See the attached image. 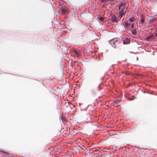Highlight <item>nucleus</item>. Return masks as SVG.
I'll return each mask as SVG.
<instances>
[{
	"instance_id": "nucleus-1",
	"label": "nucleus",
	"mask_w": 157,
	"mask_h": 157,
	"mask_svg": "<svg viewBox=\"0 0 157 157\" xmlns=\"http://www.w3.org/2000/svg\"><path fill=\"white\" fill-rule=\"evenodd\" d=\"M126 5V4L121 2L119 6V13H118V17L120 18L123 16L125 14V12L124 11L125 9V6Z\"/></svg>"
},
{
	"instance_id": "nucleus-2",
	"label": "nucleus",
	"mask_w": 157,
	"mask_h": 157,
	"mask_svg": "<svg viewBox=\"0 0 157 157\" xmlns=\"http://www.w3.org/2000/svg\"><path fill=\"white\" fill-rule=\"evenodd\" d=\"M110 44L114 48H119L121 45L119 40H116V39H113L110 40Z\"/></svg>"
},
{
	"instance_id": "nucleus-3",
	"label": "nucleus",
	"mask_w": 157,
	"mask_h": 157,
	"mask_svg": "<svg viewBox=\"0 0 157 157\" xmlns=\"http://www.w3.org/2000/svg\"><path fill=\"white\" fill-rule=\"evenodd\" d=\"M137 28L136 26L133 23L131 25V29H130L132 34L136 35L137 34Z\"/></svg>"
},
{
	"instance_id": "nucleus-4",
	"label": "nucleus",
	"mask_w": 157,
	"mask_h": 157,
	"mask_svg": "<svg viewBox=\"0 0 157 157\" xmlns=\"http://www.w3.org/2000/svg\"><path fill=\"white\" fill-rule=\"evenodd\" d=\"M60 11L61 12V14H65L67 12V8L64 6L62 7L60 9Z\"/></svg>"
},
{
	"instance_id": "nucleus-5",
	"label": "nucleus",
	"mask_w": 157,
	"mask_h": 157,
	"mask_svg": "<svg viewBox=\"0 0 157 157\" xmlns=\"http://www.w3.org/2000/svg\"><path fill=\"white\" fill-rule=\"evenodd\" d=\"M110 16L111 17V20L112 22H117L116 16L115 14L111 13L110 14Z\"/></svg>"
},
{
	"instance_id": "nucleus-6",
	"label": "nucleus",
	"mask_w": 157,
	"mask_h": 157,
	"mask_svg": "<svg viewBox=\"0 0 157 157\" xmlns=\"http://www.w3.org/2000/svg\"><path fill=\"white\" fill-rule=\"evenodd\" d=\"M145 16L143 15H140V20L139 21H140V23L141 24L144 23L145 22Z\"/></svg>"
},
{
	"instance_id": "nucleus-7",
	"label": "nucleus",
	"mask_w": 157,
	"mask_h": 157,
	"mask_svg": "<svg viewBox=\"0 0 157 157\" xmlns=\"http://www.w3.org/2000/svg\"><path fill=\"white\" fill-rule=\"evenodd\" d=\"M130 24L128 21H126L124 24V26L128 29V27L130 25Z\"/></svg>"
},
{
	"instance_id": "nucleus-8",
	"label": "nucleus",
	"mask_w": 157,
	"mask_h": 157,
	"mask_svg": "<svg viewBox=\"0 0 157 157\" xmlns=\"http://www.w3.org/2000/svg\"><path fill=\"white\" fill-rule=\"evenodd\" d=\"M154 36V35L153 34H151V35L148 36L146 38V39L148 40H151L153 39V38Z\"/></svg>"
},
{
	"instance_id": "nucleus-9",
	"label": "nucleus",
	"mask_w": 157,
	"mask_h": 157,
	"mask_svg": "<svg viewBox=\"0 0 157 157\" xmlns=\"http://www.w3.org/2000/svg\"><path fill=\"white\" fill-rule=\"evenodd\" d=\"M135 20V18L134 17H130L128 20V21L130 23L132 22Z\"/></svg>"
},
{
	"instance_id": "nucleus-10",
	"label": "nucleus",
	"mask_w": 157,
	"mask_h": 157,
	"mask_svg": "<svg viewBox=\"0 0 157 157\" xmlns=\"http://www.w3.org/2000/svg\"><path fill=\"white\" fill-rule=\"evenodd\" d=\"M114 0H101V2L104 3H107L108 1H113Z\"/></svg>"
},
{
	"instance_id": "nucleus-11",
	"label": "nucleus",
	"mask_w": 157,
	"mask_h": 157,
	"mask_svg": "<svg viewBox=\"0 0 157 157\" xmlns=\"http://www.w3.org/2000/svg\"><path fill=\"white\" fill-rule=\"evenodd\" d=\"M73 52L75 53L76 55L77 56H79V53L78 52L76 51L75 49L73 50Z\"/></svg>"
},
{
	"instance_id": "nucleus-12",
	"label": "nucleus",
	"mask_w": 157,
	"mask_h": 157,
	"mask_svg": "<svg viewBox=\"0 0 157 157\" xmlns=\"http://www.w3.org/2000/svg\"><path fill=\"white\" fill-rule=\"evenodd\" d=\"M61 118L63 121H64L65 120V118L63 117L62 115L61 116Z\"/></svg>"
},
{
	"instance_id": "nucleus-13",
	"label": "nucleus",
	"mask_w": 157,
	"mask_h": 157,
	"mask_svg": "<svg viewBox=\"0 0 157 157\" xmlns=\"http://www.w3.org/2000/svg\"><path fill=\"white\" fill-rule=\"evenodd\" d=\"M99 19L100 21H103L104 20L103 18L102 17H99Z\"/></svg>"
},
{
	"instance_id": "nucleus-14",
	"label": "nucleus",
	"mask_w": 157,
	"mask_h": 157,
	"mask_svg": "<svg viewBox=\"0 0 157 157\" xmlns=\"http://www.w3.org/2000/svg\"><path fill=\"white\" fill-rule=\"evenodd\" d=\"M135 98V97L134 96H132L131 97V100H134Z\"/></svg>"
},
{
	"instance_id": "nucleus-15",
	"label": "nucleus",
	"mask_w": 157,
	"mask_h": 157,
	"mask_svg": "<svg viewBox=\"0 0 157 157\" xmlns=\"http://www.w3.org/2000/svg\"><path fill=\"white\" fill-rule=\"evenodd\" d=\"M123 43L124 44H126V42H125V40H123Z\"/></svg>"
},
{
	"instance_id": "nucleus-16",
	"label": "nucleus",
	"mask_w": 157,
	"mask_h": 157,
	"mask_svg": "<svg viewBox=\"0 0 157 157\" xmlns=\"http://www.w3.org/2000/svg\"><path fill=\"white\" fill-rule=\"evenodd\" d=\"M81 140V139H80V138H78V139H77V140Z\"/></svg>"
},
{
	"instance_id": "nucleus-17",
	"label": "nucleus",
	"mask_w": 157,
	"mask_h": 157,
	"mask_svg": "<svg viewBox=\"0 0 157 157\" xmlns=\"http://www.w3.org/2000/svg\"><path fill=\"white\" fill-rule=\"evenodd\" d=\"M155 36H157V33L155 34Z\"/></svg>"
}]
</instances>
